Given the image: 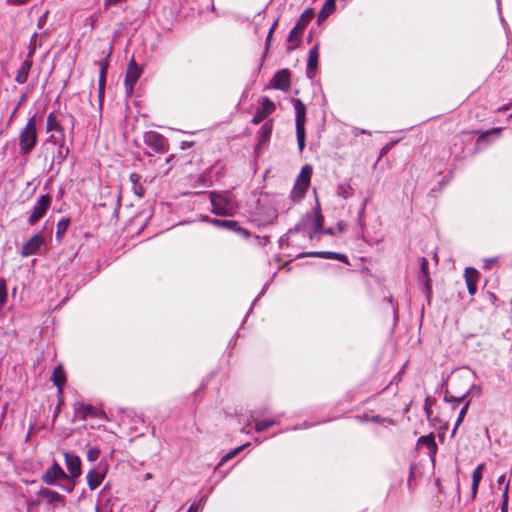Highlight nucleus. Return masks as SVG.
<instances>
[{"label":"nucleus","mask_w":512,"mask_h":512,"mask_svg":"<svg viewBox=\"0 0 512 512\" xmlns=\"http://www.w3.org/2000/svg\"><path fill=\"white\" fill-rule=\"evenodd\" d=\"M204 503H205V498H201L200 501L198 503H194L192 504L188 511L187 512H198L200 509L203 508L204 506Z\"/></svg>","instance_id":"obj_44"},{"label":"nucleus","mask_w":512,"mask_h":512,"mask_svg":"<svg viewBox=\"0 0 512 512\" xmlns=\"http://www.w3.org/2000/svg\"><path fill=\"white\" fill-rule=\"evenodd\" d=\"M508 503L509 502H506V501L501 502V506H500L501 512H508Z\"/></svg>","instance_id":"obj_51"},{"label":"nucleus","mask_w":512,"mask_h":512,"mask_svg":"<svg viewBox=\"0 0 512 512\" xmlns=\"http://www.w3.org/2000/svg\"><path fill=\"white\" fill-rule=\"evenodd\" d=\"M358 134H367V135H371V132H370V131H367V130H365V129H356L355 135H358Z\"/></svg>","instance_id":"obj_52"},{"label":"nucleus","mask_w":512,"mask_h":512,"mask_svg":"<svg viewBox=\"0 0 512 512\" xmlns=\"http://www.w3.org/2000/svg\"><path fill=\"white\" fill-rule=\"evenodd\" d=\"M502 501L509 502V482L505 484L503 493H502Z\"/></svg>","instance_id":"obj_49"},{"label":"nucleus","mask_w":512,"mask_h":512,"mask_svg":"<svg viewBox=\"0 0 512 512\" xmlns=\"http://www.w3.org/2000/svg\"><path fill=\"white\" fill-rule=\"evenodd\" d=\"M465 279L470 295H474L477 291L478 271L468 267L465 269Z\"/></svg>","instance_id":"obj_21"},{"label":"nucleus","mask_w":512,"mask_h":512,"mask_svg":"<svg viewBox=\"0 0 512 512\" xmlns=\"http://www.w3.org/2000/svg\"><path fill=\"white\" fill-rule=\"evenodd\" d=\"M505 481H506V476H505V474L501 475V476L498 478V480H497V482H498V484H499V485H502Z\"/></svg>","instance_id":"obj_55"},{"label":"nucleus","mask_w":512,"mask_h":512,"mask_svg":"<svg viewBox=\"0 0 512 512\" xmlns=\"http://www.w3.org/2000/svg\"><path fill=\"white\" fill-rule=\"evenodd\" d=\"M290 71L288 69H281L277 71L270 81V85L274 89L286 91L290 87Z\"/></svg>","instance_id":"obj_13"},{"label":"nucleus","mask_w":512,"mask_h":512,"mask_svg":"<svg viewBox=\"0 0 512 512\" xmlns=\"http://www.w3.org/2000/svg\"><path fill=\"white\" fill-rule=\"evenodd\" d=\"M313 17H314L313 9L312 8L306 9L299 17L295 26L289 32L287 41L290 43L294 42L297 39L298 34L300 32H302L307 27V25L310 23V21L313 19Z\"/></svg>","instance_id":"obj_10"},{"label":"nucleus","mask_w":512,"mask_h":512,"mask_svg":"<svg viewBox=\"0 0 512 512\" xmlns=\"http://www.w3.org/2000/svg\"><path fill=\"white\" fill-rule=\"evenodd\" d=\"M336 0H326L324 5L322 6L320 12L318 13V22L324 21L327 19L335 10Z\"/></svg>","instance_id":"obj_30"},{"label":"nucleus","mask_w":512,"mask_h":512,"mask_svg":"<svg viewBox=\"0 0 512 512\" xmlns=\"http://www.w3.org/2000/svg\"><path fill=\"white\" fill-rule=\"evenodd\" d=\"M292 104L295 109V126L296 136L299 151L302 152L305 148V122H306V106L300 99H292Z\"/></svg>","instance_id":"obj_5"},{"label":"nucleus","mask_w":512,"mask_h":512,"mask_svg":"<svg viewBox=\"0 0 512 512\" xmlns=\"http://www.w3.org/2000/svg\"><path fill=\"white\" fill-rule=\"evenodd\" d=\"M41 495L44 496V497H49L51 500H58V499H60V495L57 492H54V491L49 490L47 488L41 490Z\"/></svg>","instance_id":"obj_43"},{"label":"nucleus","mask_w":512,"mask_h":512,"mask_svg":"<svg viewBox=\"0 0 512 512\" xmlns=\"http://www.w3.org/2000/svg\"><path fill=\"white\" fill-rule=\"evenodd\" d=\"M280 422V416H275L274 418L270 419H263V420H255V430L257 432H263L267 430L268 428L278 424Z\"/></svg>","instance_id":"obj_31"},{"label":"nucleus","mask_w":512,"mask_h":512,"mask_svg":"<svg viewBox=\"0 0 512 512\" xmlns=\"http://www.w3.org/2000/svg\"><path fill=\"white\" fill-rule=\"evenodd\" d=\"M65 464L68 470V484H58V486L67 493L73 491L76 479L81 475V460L74 454L64 452Z\"/></svg>","instance_id":"obj_4"},{"label":"nucleus","mask_w":512,"mask_h":512,"mask_svg":"<svg viewBox=\"0 0 512 512\" xmlns=\"http://www.w3.org/2000/svg\"><path fill=\"white\" fill-rule=\"evenodd\" d=\"M100 456V449L97 447H89L87 449V459L90 462H95Z\"/></svg>","instance_id":"obj_40"},{"label":"nucleus","mask_w":512,"mask_h":512,"mask_svg":"<svg viewBox=\"0 0 512 512\" xmlns=\"http://www.w3.org/2000/svg\"><path fill=\"white\" fill-rule=\"evenodd\" d=\"M69 224H70V219L69 218H62L58 221L57 223V226H56V238L57 240H61L64 233L67 231L68 227H69Z\"/></svg>","instance_id":"obj_34"},{"label":"nucleus","mask_w":512,"mask_h":512,"mask_svg":"<svg viewBox=\"0 0 512 512\" xmlns=\"http://www.w3.org/2000/svg\"><path fill=\"white\" fill-rule=\"evenodd\" d=\"M46 18H45V15L41 16L39 19H38V27L41 28L42 25L44 24Z\"/></svg>","instance_id":"obj_54"},{"label":"nucleus","mask_w":512,"mask_h":512,"mask_svg":"<svg viewBox=\"0 0 512 512\" xmlns=\"http://www.w3.org/2000/svg\"><path fill=\"white\" fill-rule=\"evenodd\" d=\"M51 381L58 389V394H62L63 386L66 383V373L62 367V365H58L54 368Z\"/></svg>","instance_id":"obj_19"},{"label":"nucleus","mask_w":512,"mask_h":512,"mask_svg":"<svg viewBox=\"0 0 512 512\" xmlns=\"http://www.w3.org/2000/svg\"><path fill=\"white\" fill-rule=\"evenodd\" d=\"M52 204V197L49 194L42 195L34 204L32 211L28 217V224L34 226L37 224L48 212Z\"/></svg>","instance_id":"obj_6"},{"label":"nucleus","mask_w":512,"mask_h":512,"mask_svg":"<svg viewBox=\"0 0 512 512\" xmlns=\"http://www.w3.org/2000/svg\"><path fill=\"white\" fill-rule=\"evenodd\" d=\"M312 175V168L309 165H305L300 174L297 177L296 183L302 186L308 187L310 184V178Z\"/></svg>","instance_id":"obj_32"},{"label":"nucleus","mask_w":512,"mask_h":512,"mask_svg":"<svg viewBox=\"0 0 512 512\" xmlns=\"http://www.w3.org/2000/svg\"><path fill=\"white\" fill-rule=\"evenodd\" d=\"M96 510H97V512H101L99 508H97Z\"/></svg>","instance_id":"obj_61"},{"label":"nucleus","mask_w":512,"mask_h":512,"mask_svg":"<svg viewBox=\"0 0 512 512\" xmlns=\"http://www.w3.org/2000/svg\"><path fill=\"white\" fill-rule=\"evenodd\" d=\"M419 261L420 270L418 273V280L423 283L425 292L429 295L431 293V278L429 275L428 260L425 257H421Z\"/></svg>","instance_id":"obj_15"},{"label":"nucleus","mask_w":512,"mask_h":512,"mask_svg":"<svg viewBox=\"0 0 512 512\" xmlns=\"http://www.w3.org/2000/svg\"><path fill=\"white\" fill-rule=\"evenodd\" d=\"M46 131L57 133L59 135L65 134L64 127L62 126L60 121L57 119L55 113H53V112H51L47 116Z\"/></svg>","instance_id":"obj_25"},{"label":"nucleus","mask_w":512,"mask_h":512,"mask_svg":"<svg viewBox=\"0 0 512 512\" xmlns=\"http://www.w3.org/2000/svg\"><path fill=\"white\" fill-rule=\"evenodd\" d=\"M503 131V128H492L487 131L479 132V137L476 141V148L475 152L483 149L485 146H487L490 142V138H499L501 133Z\"/></svg>","instance_id":"obj_14"},{"label":"nucleus","mask_w":512,"mask_h":512,"mask_svg":"<svg viewBox=\"0 0 512 512\" xmlns=\"http://www.w3.org/2000/svg\"><path fill=\"white\" fill-rule=\"evenodd\" d=\"M37 124V116L34 114L21 129L18 137L19 154L21 156L28 155L36 147L38 142Z\"/></svg>","instance_id":"obj_1"},{"label":"nucleus","mask_w":512,"mask_h":512,"mask_svg":"<svg viewBox=\"0 0 512 512\" xmlns=\"http://www.w3.org/2000/svg\"><path fill=\"white\" fill-rule=\"evenodd\" d=\"M104 479V474L99 472L96 468L91 469L87 474V483L90 490L98 488Z\"/></svg>","instance_id":"obj_28"},{"label":"nucleus","mask_w":512,"mask_h":512,"mask_svg":"<svg viewBox=\"0 0 512 512\" xmlns=\"http://www.w3.org/2000/svg\"><path fill=\"white\" fill-rule=\"evenodd\" d=\"M262 109L260 110L266 117L273 113L275 110V104L268 98L263 97L261 100Z\"/></svg>","instance_id":"obj_36"},{"label":"nucleus","mask_w":512,"mask_h":512,"mask_svg":"<svg viewBox=\"0 0 512 512\" xmlns=\"http://www.w3.org/2000/svg\"><path fill=\"white\" fill-rule=\"evenodd\" d=\"M485 468V465L479 464L472 473V485H471V498L475 499L477 496L479 484L482 480V473Z\"/></svg>","instance_id":"obj_23"},{"label":"nucleus","mask_w":512,"mask_h":512,"mask_svg":"<svg viewBox=\"0 0 512 512\" xmlns=\"http://www.w3.org/2000/svg\"><path fill=\"white\" fill-rule=\"evenodd\" d=\"M42 480L48 485L68 484L67 474L56 461L43 474Z\"/></svg>","instance_id":"obj_7"},{"label":"nucleus","mask_w":512,"mask_h":512,"mask_svg":"<svg viewBox=\"0 0 512 512\" xmlns=\"http://www.w3.org/2000/svg\"><path fill=\"white\" fill-rule=\"evenodd\" d=\"M66 142V135L65 134H57L52 133L45 141V144H52L54 146H59L60 144Z\"/></svg>","instance_id":"obj_38"},{"label":"nucleus","mask_w":512,"mask_h":512,"mask_svg":"<svg viewBox=\"0 0 512 512\" xmlns=\"http://www.w3.org/2000/svg\"><path fill=\"white\" fill-rule=\"evenodd\" d=\"M266 118V116L261 112V111H258L252 118L251 120V123L254 124V125H258L259 123H261L264 119Z\"/></svg>","instance_id":"obj_45"},{"label":"nucleus","mask_w":512,"mask_h":512,"mask_svg":"<svg viewBox=\"0 0 512 512\" xmlns=\"http://www.w3.org/2000/svg\"><path fill=\"white\" fill-rule=\"evenodd\" d=\"M272 129L273 123L271 120H268L261 126V128L258 131L259 140L257 144V149L265 145L270 140Z\"/></svg>","instance_id":"obj_22"},{"label":"nucleus","mask_w":512,"mask_h":512,"mask_svg":"<svg viewBox=\"0 0 512 512\" xmlns=\"http://www.w3.org/2000/svg\"><path fill=\"white\" fill-rule=\"evenodd\" d=\"M307 222H311L312 227L310 229L309 237L312 238L313 234L319 233V231L322 229L323 226V217L319 212H316L313 216L308 215L303 223H298L294 229L289 230V234L293 235L295 233H300L305 230V226L307 225Z\"/></svg>","instance_id":"obj_8"},{"label":"nucleus","mask_w":512,"mask_h":512,"mask_svg":"<svg viewBox=\"0 0 512 512\" xmlns=\"http://www.w3.org/2000/svg\"><path fill=\"white\" fill-rule=\"evenodd\" d=\"M299 257H320L325 259H334L348 264L347 256L337 252L331 251H313L299 254Z\"/></svg>","instance_id":"obj_16"},{"label":"nucleus","mask_w":512,"mask_h":512,"mask_svg":"<svg viewBox=\"0 0 512 512\" xmlns=\"http://www.w3.org/2000/svg\"><path fill=\"white\" fill-rule=\"evenodd\" d=\"M7 299V286L4 279L0 278V306L4 305Z\"/></svg>","instance_id":"obj_42"},{"label":"nucleus","mask_w":512,"mask_h":512,"mask_svg":"<svg viewBox=\"0 0 512 512\" xmlns=\"http://www.w3.org/2000/svg\"><path fill=\"white\" fill-rule=\"evenodd\" d=\"M70 149L66 146V142L57 146L56 151L52 156V164L61 165L68 157Z\"/></svg>","instance_id":"obj_27"},{"label":"nucleus","mask_w":512,"mask_h":512,"mask_svg":"<svg viewBox=\"0 0 512 512\" xmlns=\"http://www.w3.org/2000/svg\"><path fill=\"white\" fill-rule=\"evenodd\" d=\"M413 479V466L410 467L409 482Z\"/></svg>","instance_id":"obj_58"},{"label":"nucleus","mask_w":512,"mask_h":512,"mask_svg":"<svg viewBox=\"0 0 512 512\" xmlns=\"http://www.w3.org/2000/svg\"><path fill=\"white\" fill-rule=\"evenodd\" d=\"M318 45L313 46L309 50L308 61H307V75L309 78L314 77L315 71L318 67Z\"/></svg>","instance_id":"obj_18"},{"label":"nucleus","mask_w":512,"mask_h":512,"mask_svg":"<svg viewBox=\"0 0 512 512\" xmlns=\"http://www.w3.org/2000/svg\"><path fill=\"white\" fill-rule=\"evenodd\" d=\"M142 72H143L142 67H140L136 63L134 58H132L130 60V62L128 63V66H127V69H126L125 80H124V85H125L126 91L128 93H132L134 85L136 84V82L140 78Z\"/></svg>","instance_id":"obj_9"},{"label":"nucleus","mask_w":512,"mask_h":512,"mask_svg":"<svg viewBox=\"0 0 512 512\" xmlns=\"http://www.w3.org/2000/svg\"><path fill=\"white\" fill-rule=\"evenodd\" d=\"M208 222L218 228L234 231L237 234H239L240 236H242L243 238L250 237L249 231L246 230L245 228L240 227L237 221L220 220V219L213 218V219H208Z\"/></svg>","instance_id":"obj_11"},{"label":"nucleus","mask_w":512,"mask_h":512,"mask_svg":"<svg viewBox=\"0 0 512 512\" xmlns=\"http://www.w3.org/2000/svg\"><path fill=\"white\" fill-rule=\"evenodd\" d=\"M245 446H247V444L241 445V446L231 450L226 455H224L219 463V466L222 465L223 463H225L226 461H228L229 459L233 458L234 456H236V454H238Z\"/></svg>","instance_id":"obj_41"},{"label":"nucleus","mask_w":512,"mask_h":512,"mask_svg":"<svg viewBox=\"0 0 512 512\" xmlns=\"http://www.w3.org/2000/svg\"><path fill=\"white\" fill-rule=\"evenodd\" d=\"M129 180L132 183V190L138 198H142L145 194V189L141 184L142 176L136 172H133L129 176Z\"/></svg>","instance_id":"obj_29"},{"label":"nucleus","mask_w":512,"mask_h":512,"mask_svg":"<svg viewBox=\"0 0 512 512\" xmlns=\"http://www.w3.org/2000/svg\"><path fill=\"white\" fill-rule=\"evenodd\" d=\"M364 211H365V205H364V206H363V208L361 209V211H360L359 215L361 216V215L364 213Z\"/></svg>","instance_id":"obj_59"},{"label":"nucleus","mask_w":512,"mask_h":512,"mask_svg":"<svg viewBox=\"0 0 512 512\" xmlns=\"http://www.w3.org/2000/svg\"><path fill=\"white\" fill-rule=\"evenodd\" d=\"M37 37V34H33L32 38H31V41H30V46H29V53L27 55V58L30 59L32 57V55L34 54L35 52V39Z\"/></svg>","instance_id":"obj_46"},{"label":"nucleus","mask_w":512,"mask_h":512,"mask_svg":"<svg viewBox=\"0 0 512 512\" xmlns=\"http://www.w3.org/2000/svg\"><path fill=\"white\" fill-rule=\"evenodd\" d=\"M52 228L46 222L42 229L28 239L21 247L20 254L22 257H29L34 254L41 253L42 247H45L47 241L51 239Z\"/></svg>","instance_id":"obj_2"},{"label":"nucleus","mask_w":512,"mask_h":512,"mask_svg":"<svg viewBox=\"0 0 512 512\" xmlns=\"http://www.w3.org/2000/svg\"><path fill=\"white\" fill-rule=\"evenodd\" d=\"M467 137V133H463L462 136L459 138L461 143L465 141V138Z\"/></svg>","instance_id":"obj_57"},{"label":"nucleus","mask_w":512,"mask_h":512,"mask_svg":"<svg viewBox=\"0 0 512 512\" xmlns=\"http://www.w3.org/2000/svg\"><path fill=\"white\" fill-rule=\"evenodd\" d=\"M419 444L425 445L429 450H436L437 445L433 434L421 436L418 440Z\"/></svg>","instance_id":"obj_37"},{"label":"nucleus","mask_w":512,"mask_h":512,"mask_svg":"<svg viewBox=\"0 0 512 512\" xmlns=\"http://www.w3.org/2000/svg\"><path fill=\"white\" fill-rule=\"evenodd\" d=\"M495 261H496V259H488V260H486V263H485V265H484V268H488V267H490L492 264H494V263H495Z\"/></svg>","instance_id":"obj_53"},{"label":"nucleus","mask_w":512,"mask_h":512,"mask_svg":"<svg viewBox=\"0 0 512 512\" xmlns=\"http://www.w3.org/2000/svg\"><path fill=\"white\" fill-rule=\"evenodd\" d=\"M144 143L155 152L166 150V139L159 133L149 131L144 135Z\"/></svg>","instance_id":"obj_12"},{"label":"nucleus","mask_w":512,"mask_h":512,"mask_svg":"<svg viewBox=\"0 0 512 512\" xmlns=\"http://www.w3.org/2000/svg\"><path fill=\"white\" fill-rule=\"evenodd\" d=\"M99 415V410L92 405L77 403L75 407V417L86 420L87 417H97Z\"/></svg>","instance_id":"obj_17"},{"label":"nucleus","mask_w":512,"mask_h":512,"mask_svg":"<svg viewBox=\"0 0 512 512\" xmlns=\"http://www.w3.org/2000/svg\"><path fill=\"white\" fill-rule=\"evenodd\" d=\"M212 213L219 216H233L238 210L237 203L226 192H211Z\"/></svg>","instance_id":"obj_3"},{"label":"nucleus","mask_w":512,"mask_h":512,"mask_svg":"<svg viewBox=\"0 0 512 512\" xmlns=\"http://www.w3.org/2000/svg\"><path fill=\"white\" fill-rule=\"evenodd\" d=\"M371 420L373 422H376V423H381L382 422V418L379 415L373 416Z\"/></svg>","instance_id":"obj_56"},{"label":"nucleus","mask_w":512,"mask_h":512,"mask_svg":"<svg viewBox=\"0 0 512 512\" xmlns=\"http://www.w3.org/2000/svg\"><path fill=\"white\" fill-rule=\"evenodd\" d=\"M124 0H105L104 2V5L106 8H108L109 6H112V5H117L121 2H123Z\"/></svg>","instance_id":"obj_50"},{"label":"nucleus","mask_w":512,"mask_h":512,"mask_svg":"<svg viewBox=\"0 0 512 512\" xmlns=\"http://www.w3.org/2000/svg\"><path fill=\"white\" fill-rule=\"evenodd\" d=\"M110 54L107 55V57L101 61H99L100 66V74H99V91L98 96L101 100L104 96V90H105V83H106V72L108 68V57Z\"/></svg>","instance_id":"obj_24"},{"label":"nucleus","mask_w":512,"mask_h":512,"mask_svg":"<svg viewBox=\"0 0 512 512\" xmlns=\"http://www.w3.org/2000/svg\"><path fill=\"white\" fill-rule=\"evenodd\" d=\"M276 26H277V20H276V21H274V23H273L272 27L270 28V30H269V32H268V35H267V38H266V44H267V46H269V45H270V42H271V39H272V35H273V32H274V30H275Z\"/></svg>","instance_id":"obj_47"},{"label":"nucleus","mask_w":512,"mask_h":512,"mask_svg":"<svg viewBox=\"0 0 512 512\" xmlns=\"http://www.w3.org/2000/svg\"><path fill=\"white\" fill-rule=\"evenodd\" d=\"M32 64V60L28 58L22 62L15 77L17 83L24 84L27 81Z\"/></svg>","instance_id":"obj_26"},{"label":"nucleus","mask_w":512,"mask_h":512,"mask_svg":"<svg viewBox=\"0 0 512 512\" xmlns=\"http://www.w3.org/2000/svg\"><path fill=\"white\" fill-rule=\"evenodd\" d=\"M279 242H280V246L282 247V246H283L284 239H283V238H280Z\"/></svg>","instance_id":"obj_60"},{"label":"nucleus","mask_w":512,"mask_h":512,"mask_svg":"<svg viewBox=\"0 0 512 512\" xmlns=\"http://www.w3.org/2000/svg\"><path fill=\"white\" fill-rule=\"evenodd\" d=\"M308 187L295 183L292 191L291 198L293 201H300L304 198Z\"/></svg>","instance_id":"obj_33"},{"label":"nucleus","mask_w":512,"mask_h":512,"mask_svg":"<svg viewBox=\"0 0 512 512\" xmlns=\"http://www.w3.org/2000/svg\"><path fill=\"white\" fill-rule=\"evenodd\" d=\"M336 195L343 199H348L353 195V189L348 184H340L337 186Z\"/></svg>","instance_id":"obj_35"},{"label":"nucleus","mask_w":512,"mask_h":512,"mask_svg":"<svg viewBox=\"0 0 512 512\" xmlns=\"http://www.w3.org/2000/svg\"><path fill=\"white\" fill-rule=\"evenodd\" d=\"M469 405H470V401H467L464 404V406L461 408V410L459 412V415H458V418H457V420L455 422V426H454V429L452 431V435H454L456 433V430L458 429L459 425L463 422V420L465 418V415L467 414Z\"/></svg>","instance_id":"obj_39"},{"label":"nucleus","mask_w":512,"mask_h":512,"mask_svg":"<svg viewBox=\"0 0 512 512\" xmlns=\"http://www.w3.org/2000/svg\"><path fill=\"white\" fill-rule=\"evenodd\" d=\"M30 0H6V2L9 4V5H12V6H21V5H25L26 3H28Z\"/></svg>","instance_id":"obj_48"},{"label":"nucleus","mask_w":512,"mask_h":512,"mask_svg":"<svg viewBox=\"0 0 512 512\" xmlns=\"http://www.w3.org/2000/svg\"><path fill=\"white\" fill-rule=\"evenodd\" d=\"M474 391L477 392L476 393L477 396H479L481 393L480 388L474 384L470 385L469 388L467 389V391L464 394H462L461 396H456V395L451 394L449 391H446L444 400L446 402H456L458 404L460 402H463L469 395L473 394Z\"/></svg>","instance_id":"obj_20"}]
</instances>
